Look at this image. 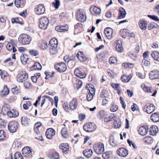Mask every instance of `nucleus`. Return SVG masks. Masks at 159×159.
I'll return each instance as SVG.
<instances>
[{
	"label": "nucleus",
	"instance_id": "nucleus-3",
	"mask_svg": "<svg viewBox=\"0 0 159 159\" xmlns=\"http://www.w3.org/2000/svg\"><path fill=\"white\" fill-rule=\"evenodd\" d=\"M28 75L24 70H22L17 75L16 80L19 82L22 83L28 79Z\"/></svg>",
	"mask_w": 159,
	"mask_h": 159
},
{
	"label": "nucleus",
	"instance_id": "nucleus-18",
	"mask_svg": "<svg viewBox=\"0 0 159 159\" xmlns=\"http://www.w3.org/2000/svg\"><path fill=\"white\" fill-rule=\"evenodd\" d=\"M90 10L91 13L94 15H99L101 12V9L95 6L90 7Z\"/></svg>",
	"mask_w": 159,
	"mask_h": 159
},
{
	"label": "nucleus",
	"instance_id": "nucleus-59",
	"mask_svg": "<svg viewBox=\"0 0 159 159\" xmlns=\"http://www.w3.org/2000/svg\"><path fill=\"white\" fill-rule=\"evenodd\" d=\"M48 47V43L47 42H43L41 44L40 48L43 49H46Z\"/></svg>",
	"mask_w": 159,
	"mask_h": 159
},
{
	"label": "nucleus",
	"instance_id": "nucleus-63",
	"mask_svg": "<svg viewBox=\"0 0 159 159\" xmlns=\"http://www.w3.org/2000/svg\"><path fill=\"white\" fill-rule=\"evenodd\" d=\"M19 18L18 17L12 18L11 20V22L13 23H16L21 24V22L19 21Z\"/></svg>",
	"mask_w": 159,
	"mask_h": 159
},
{
	"label": "nucleus",
	"instance_id": "nucleus-29",
	"mask_svg": "<svg viewBox=\"0 0 159 159\" xmlns=\"http://www.w3.org/2000/svg\"><path fill=\"white\" fill-rule=\"evenodd\" d=\"M129 31L127 29H121L120 31V34L121 37L125 38L129 34Z\"/></svg>",
	"mask_w": 159,
	"mask_h": 159
},
{
	"label": "nucleus",
	"instance_id": "nucleus-5",
	"mask_svg": "<svg viewBox=\"0 0 159 159\" xmlns=\"http://www.w3.org/2000/svg\"><path fill=\"white\" fill-rule=\"evenodd\" d=\"M39 26L40 28L45 29L47 28L49 21L48 18L43 17L41 18L39 20Z\"/></svg>",
	"mask_w": 159,
	"mask_h": 159
},
{
	"label": "nucleus",
	"instance_id": "nucleus-60",
	"mask_svg": "<svg viewBox=\"0 0 159 159\" xmlns=\"http://www.w3.org/2000/svg\"><path fill=\"white\" fill-rule=\"evenodd\" d=\"M127 142L130 146L132 145L134 149H136L137 148V147L135 144L132 141H130L129 139H128L127 140Z\"/></svg>",
	"mask_w": 159,
	"mask_h": 159
},
{
	"label": "nucleus",
	"instance_id": "nucleus-51",
	"mask_svg": "<svg viewBox=\"0 0 159 159\" xmlns=\"http://www.w3.org/2000/svg\"><path fill=\"white\" fill-rule=\"evenodd\" d=\"M148 16L155 21L159 22V19L158 18L157 16H156L153 15H148Z\"/></svg>",
	"mask_w": 159,
	"mask_h": 159
},
{
	"label": "nucleus",
	"instance_id": "nucleus-53",
	"mask_svg": "<svg viewBox=\"0 0 159 159\" xmlns=\"http://www.w3.org/2000/svg\"><path fill=\"white\" fill-rule=\"evenodd\" d=\"M61 32L67 31L69 29L68 25H61Z\"/></svg>",
	"mask_w": 159,
	"mask_h": 159
},
{
	"label": "nucleus",
	"instance_id": "nucleus-8",
	"mask_svg": "<svg viewBox=\"0 0 159 159\" xmlns=\"http://www.w3.org/2000/svg\"><path fill=\"white\" fill-rule=\"evenodd\" d=\"M74 73L76 76L81 79L85 78L86 76L85 71L81 68H76L75 70Z\"/></svg>",
	"mask_w": 159,
	"mask_h": 159
},
{
	"label": "nucleus",
	"instance_id": "nucleus-34",
	"mask_svg": "<svg viewBox=\"0 0 159 159\" xmlns=\"http://www.w3.org/2000/svg\"><path fill=\"white\" fill-rule=\"evenodd\" d=\"M29 59L28 57L26 54H22L20 57V60L23 64H25Z\"/></svg>",
	"mask_w": 159,
	"mask_h": 159
},
{
	"label": "nucleus",
	"instance_id": "nucleus-16",
	"mask_svg": "<svg viewBox=\"0 0 159 159\" xmlns=\"http://www.w3.org/2000/svg\"><path fill=\"white\" fill-rule=\"evenodd\" d=\"M55 134V131L52 128L48 129L46 133V135L48 139H51L52 138L53 136Z\"/></svg>",
	"mask_w": 159,
	"mask_h": 159
},
{
	"label": "nucleus",
	"instance_id": "nucleus-55",
	"mask_svg": "<svg viewBox=\"0 0 159 159\" xmlns=\"http://www.w3.org/2000/svg\"><path fill=\"white\" fill-rule=\"evenodd\" d=\"M147 59H143L142 61V64L146 66H148L150 65L149 61H148Z\"/></svg>",
	"mask_w": 159,
	"mask_h": 159
},
{
	"label": "nucleus",
	"instance_id": "nucleus-40",
	"mask_svg": "<svg viewBox=\"0 0 159 159\" xmlns=\"http://www.w3.org/2000/svg\"><path fill=\"white\" fill-rule=\"evenodd\" d=\"M9 90L6 85H4L3 89L2 91L1 95L4 96L7 95L9 93Z\"/></svg>",
	"mask_w": 159,
	"mask_h": 159
},
{
	"label": "nucleus",
	"instance_id": "nucleus-46",
	"mask_svg": "<svg viewBox=\"0 0 159 159\" xmlns=\"http://www.w3.org/2000/svg\"><path fill=\"white\" fill-rule=\"evenodd\" d=\"M97 116L100 119L106 116V113L104 110H101L98 113Z\"/></svg>",
	"mask_w": 159,
	"mask_h": 159
},
{
	"label": "nucleus",
	"instance_id": "nucleus-57",
	"mask_svg": "<svg viewBox=\"0 0 159 159\" xmlns=\"http://www.w3.org/2000/svg\"><path fill=\"white\" fill-rule=\"evenodd\" d=\"M54 73V72H53L52 73H51L48 71H46L45 72V74L46 75L45 79H48V78L52 76Z\"/></svg>",
	"mask_w": 159,
	"mask_h": 159
},
{
	"label": "nucleus",
	"instance_id": "nucleus-49",
	"mask_svg": "<svg viewBox=\"0 0 159 159\" xmlns=\"http://www.w3.org/2000/svg\"><path fill=\"white\" fill-rule=\"evenodd\" d=\"M115 117L114 114H112L110 116H109L108 117H106L104 118V121L106 122L112 120Z\"/></svg>",
	"mask_w": 159,
	"mask_h": 159
},
{
	"label": "nucleus",
	"instance_id": "nucleus-13",
	"mask_svg": "<svg viewBox=\"0 0 159 159\" xmlns=\"http://www.w3.org/2000/svg\"><path fill=\"white\" fill-rule=\"evenodd\" d=\"M45 11V8L42 5H39L37 6L35 9V11L38 15H41L43 14Z\"/></svg>",
	"mask_w": 159,
	"mask_h": 159
},
{
	"label": "nucleus",
	"instance_id": "nucleus-43",
	"mask_svg": "<svg viewBox=\"0 0 159 159\" xmlns=\"http://www.w3.org/2000/svg\"><path fill=\"white\" fill-rule=\"evenodd\" d=\"M145 143L148 144H151L153 142V139L151 136H146L143 138Z\"/></svg>",
	"mask_w": 159,
	"mask_h": 159
},
{
	"label": "nucleus",
	"instance_id": "nucleus-33",
	"mask_svg": "<svg viewBox=\"0 0 159 159\" xmlns=\"http://www.w3.org/2000/svg\"><path fill=\"white\" fill-rule=\"evenodd\" d=\"M141 87L143 90L145 92H146L148 93H151L154 91V90L152 88H148L146 86L143 84H142Z\"/></svg>",
	"mask_w": 159,
	"mask_h": 159
},
{
	"label": "nucleus",
	"instance_id": "nucleus-27",
	"mask_svg": "<svg viewBox=\"0 0 159 159\" xmlns=\"http://www.w3.org/2000/svg\"><path fill=\"white\" fill-rule=\"evenodd\" d=\"M14 3L17 7H22L25 5L24 0H15Z\"/></svg>",
	"mask_w": 159,
	"mask_h": 159
},
{
	"label": "nucleus",
	"instance_id": "nucleus-1",
	"mask_svg": "<svg viewBox=\"0 0 159 159\" xmlns=\"http://www.w3.org/2000/svg\"><path fill=\"white\" fill-rule=\"evenodd\" d=\"M32 39L29 35L23 34L20 35L19 37L20 42L23 44H28L31 41Z\"/></svg>",
	"mask_w": 159,
	"mask_h": 159
},
{
	"label": "nucleus",
	"instance_id": "nucleus-14",
	"mask_svg": "<svg viewBox=\"0 0 159 159\" xmlns=\"http://www.w3.org/2000/svg\"><path fill=\"white\" fill-rule=\"evenodd\" d=\"M22 154L25 157H27L31 156L32 151L30 148L28 147L24 148L22 151Z\"/></svg>",
	"mask_w": 159,
	"mask_h": 159
},
{
	"label": "nucleus",
	"instance_id": "nucleus-48",
	"mask_svg": "<svg viewBox=\"0 0 159 159\" xmlns=\"http://www.w3.org/2000/svg\"><path fill=\"white\" fill-rule=\"evenodd\" d=\"M107 91L105 90H103L102 92L101 93L100 96L101 98L107 97Z\"/></svg>",
	"mask_w": 159,
	"mask_h": 159
},
{
	"label": "nucleus",
	"instance_id": "nucleus-4",
	"mask_svg": "<svg viewBox=\"0 0 159 159\" xmlns=\"http://www.w3.org/2000/svg\"><path fill=\"white\" fill-rule=\"evenodd\" d=\"M94 149L97 154H102L104 150V145L100 143L96 144L94 146Z\"/></svg>",
	"mask_w": 159,
	"mask_h": 159
},
{
	"label": "nucleus",
	"instance_id": "nucleus-61",
	"mask_svg": "<svg viewBox=\"0 0 159 159\" xmlns=\"http://www.w3.org/2000/svg\"><path fill=\"white\" fill-rule=\"evenodd\" d=\"M29 52L31 55L34 56H36L39 54V52L36 50H31Z\"/></svg>",
	"mask_w": 159,
	"mask_h": 159
},
{
	"label": "nucleus",
	"instance_id": "nucleus-21",
	"mask_svg": "<svg viewBox=\"0 0 159 159\" xmlns=\"http://www.w3.org/2000/svg\"><path fill=\"white\" fill-rule=\"evenodd\" d=\"M115 43L116 44V50L119 52H122L123 49L122 47V41L120 40L116 41Z\"/></svg>",
	"mask_w": 159,
	"mask_h": 159
},
{
	"label": "nucleus",
	"instance_id": "nucleus-47",
	"mask_svg": "<svg viewBox=\"0 0 159 159\" xmlns=\"http://www.w3.org/2000/svg\"><path fill=\"white\" fill-rule=\"evenodd\" d=\"M14 157L15 159H23L21 154L19 152H16L14 154Z\"/></svg>",
	"mask_w": 159,
	"mask_h": 159
},
{
	"label": "nucleus",
	"instance_id": "nucleus-23",
	"mask_svg": "<svg viewBox=\"0 0 159 159\" xmlns=\"http://www.w3.org/2000/svg\"><path fill=\"white\" fill-rule=\"evenodd\" d=\"M76 56L79 60L81 61H85L87 59L86 57L81 52H78L76 55Z\"/></svg>",
	"mask_w": 159,
	"mask_h": 159
},
{
	"label": "nucleus",
	"instance_id": "nucleus-24",
	"mask_svg": "<svg viewBox=\"0 0 159 159\" xmlns=\"http://www.w3.org/2000/svg\"><path fill=\"white\" fill-rule=\"evenodd\" d=\"M148 132V128L144 126H141L139 129V133L142 136L145 135Z\"/></svg>",
	"mask_w": 159,
	"mask_h": 159
},
{
	"label": "nucleus",
	"instance_id": "nucleus-28",
	"mask_svg": "<svg viewBox=\"0 0 159 159\" xmlns=\"http://www.w3.org/2000/svg\"><path fill=\"white\" fill-rule=\"evenodd\" d=\"M151 120L154 122H157L159 120V114L154 113L152 114L151 116Z\"/></svg>",
	"mask_w": 159,
	"mask_h": 159
},
{
	"label": "nucleus",
	"instance_id": "nucleus-2",
	"mask_svg": "<svg viewBox=\"0 0 159 159\" xmlns=\"http://www.w3.org/2000/svg\"><path fill=\"white\" fill-rule=\"evenodd\" d=\"M77 19L79 21L84 22L86 20V13L83 9H80L77 11Z\"/></svg>",
	"mask_w": 159,
	"mask_h": 159
},
{
	"label": "nucleus",
	"instance_id": "nucleus-62",
	"mask_svg": "<svg viewBox=\"0 0 159 159\" xmlns=\"http://www.w3.org/2000/svg\"><path fill=\"white\" fill-rule=\"evenodd\" d=\"M114 125L115 128H118L120 127L121 123L120 121L115 120L114 123Z\"/></svg>",
	"mask_w": 159,
	"mask_h": 159
},
{
	"label": "nucleus",
	"instance_id": "nucleus-37",
	"mask_svg": "<svg viewBox=\"0 0 159 159\" xmlns=\"http://www.w3.org/2000/svg\"><path fill=\"white\" fill-rule=\"evenodd\" d=\"M112 152L111 151H107L102 154V156L103 158L107 159L109 158L111 156Z\"/></svg>",
	"mask_w": 159,
	"mask_h": 159
},
{
	"label": "nucleus",
	"instance_id": "nucleus-26",
	"mask_svg": "<svg viewBox=\"0 0 159 159\" xmlns=\"http://www.w3.org/2000/svg\"><path fill=\"white\" fill-rule=\"evenodd\" d=\"M13 41H11V42H9L7 45L6 48L8 51H11L12 50L13 52H14L16 51V49L13 46Z\"/></svg>",
	"mask_w": 159,
	"mask_h": 159
},
{
	"label": "nucleus",
	"instance_id": "nucleus-39",
	"mask_svg": "<svg viewBox=\"0 0 159 159\" xmlns=\"http://www.w3.org/2000/svg\"><path fill=\"white\" fill-rule=\"evenodd\" d=\"M131 77L130 75L127 76L123 75L121 77V80L123 82H128L131 79Z\"/></svg>",
	"mask_w": 159,
	"mask_h": 159
},
{
	"label": "nucleus",
	"instance_id": "nucleus-64",
	"mask_svg": "<svg viewBox=\"0 0 159 159\" xmlns=\"http://www.w3.org/2000/svg\"><path fill=\"white\" fill-rule=\"evenodd\" d=\"M131 108L133 111H135L138 110L139 108L137 104L134 103Z\"/></svg>",
	"mask_w": 159,
	"mask_h": 159
},
{
	"label": "nucleus",
	"instance_id": "nucleus-38",
	"mask_svg": "<svg viewBox=\"0 0 159 159\" xmlns=\"http://www.w3.org/2000/svg\"><path fill=\"white\" fill-rule=\"evenodd\" d=\"M61 134L63 137L67 138L68 137V130L66 128H63L61 131Z\"/></svg>",
	"mask_w": 159,
	"mask_h": 159
},
{
	"label": "nucleus",
	"instance_id": "nucleus-58",
	"mask_svg": "<svg viewBox=\"0 0 159 159\" xmlns=\"http://www.w3.org/2000/svg\"><path fill=\"white\" fill-rule=\"evenodd\" d=\"M156 24L155 23L152 22L149 24L148 26V30H150L153 28L155 27Z\"/></svg>",
	"mask_w": 159,
	"mask_h": 159
},
{
	"label": "nucleus",
	"instance_id": "nucleus-22",
	"mask_svg": "<svg viewBox=\"0 0 159 159\" xmlns=\"http://www.w3.org/2000/svg\"><path fill=\"white\" fill-rule=\"evenodd\" d=\"M158 131V129L156 125H152L150 128V131L149 133L150 135L153 136L155 135Z\"/></svg>",
	"mask_w": 159,
	"mask_h": 159
},
{
	"label": "nucleus",
	"instance_id": "nucleus-25",
	"mask_svg": "<svg viewBox=\"0 0 159 159\" xmlns=\"http://www.w3.org/2000/svg\"><path fill=\"white\" fill-rule=\"evenodd\" d=\"M109 143L113 147L117 146L118 142L115 140L114 137L113 135H111L109 138Z\"/></svg>",
	"mask_w": 159,
	"mask_h": 159
},
{
	"label": "nucleus",
	"instance_id": "nucleus-31",
	"mask_svg": "<svg viewBox=\"0 0 159 159\" xmlns=\"http://www.w3.org/2000/svg\"><path fill=\"white\" fill-rule=\"evenodd\" d=\"M21 124L24 125H28L30 122V119L26 116H23L21 118Z\"/></svg>",
	"mask_w": 159,
	"mask_h": 159
},
{
	"label": "nucleus",
	"instance_id": "nucleus-45",
	"mask_svg": "<svg viewBox=\"0 0 159 159\" xmlns=\"http://www.w3.org/2000/svg\"><path fill=\"white\" fill-rule=\"evenodd\" d=\"M40 73H36L34 74V76H32L31 77V79L34 83H36L37 82L38 78L40 76Z\"/></svg>",
	"mask_w": 159,
	"mask_h": 159
},
{
	"label": "nucleus",
	"instance_id": "nucleus-44",
	"mask_svg": "<svg viewBox=\"0 0 159 159\" xmlns=\"http://www.w3.org/2000/svg\"><path fill=\"white\" fill-rule=\"evenodd\" d=\"M42 68L41 64L39 62H36L34 65L32 67V70H40Z\"/></svg>",
	"mask_w": 159,
	"mask_h": 159
},
{
	"label": "nucleus",
	"instance_id": "nucleus-12",
	"mask_svg": "<svg viewBox=\"0 0 159 159\" xmlns=\"http://www.w3.org/2000/svg\"><path fill=\"white\" fill-rule=\"evenodd\" d=\"M155 110V107L152 104H150L148 106L146 105L143 108V111H146L148 114H151Z\"/></svg>",
	"mask_w": 159,
	"mask_h": 159
},
{
	"label": "nucleus",
	"instance_id": "nucleus-36",
	"mask_svg": "<svg viewBox=\"0 0 159 159\" xmlns=\"http://www.w3.org/2000/svg\"><path fill=\"white\" fill-rule=\"evenodd\" d=\"M151 56L156 61H159V52L157 51H154L151 54Z\"/></svg>",
	"mask_w": 159,
	"mask_h": 159
},
{
	"label": "nucleus",
	"instance_id": "nucleus-7",
	"mask_svg": "<svg viewBox=\"0 0 159 159\" xmlns=\"http://www.w3.org/2000/svg\"><path fill=\"white\" fill-rule=\"evenodd\" d=\"M17 123L14 121L10 122L8 126V130L11 133H15L17 129Z\"/></svg>",
	"mask_w": 159,
	"mask_h": 159
},
{
	"label": "nucleus",
	"instance_id": "nucleus-52",
	"mask_svg": "<svg viewBox=\"0 0 159 159\" xmlns=\"http://www.w3.org/2000/svg\"><path fill=\"white\" fill-rule=\"evenodd\" d=\"M55 2H53L52 3V5L56 9H57L58 8L60 5V2L58 0H56Z\"/></svg>",
	"mask_w": 159,
	"mask_h": 159
},
{
	"label": "nucleus",
	"instance_id": "nucleus-32",
	"mask_svg": "<svg viewBox=\"0 0 159 159\" xmlns=\"http://www.w3.org/2000/svg\"><path fill=\"white\" fill-rule=\"evenodd\" d=\"M83 153L85 157L87 158H89L92 155L93 151L90 149H87L84 150Z\"/></svg>",
	"mask_w": 159,
	"mask_h": 159
},
{
	"label": "nucleus",
	"instance_id": "nucleus-41",
	"mask_svg": "<svg viewBox=\"0 0 159 159\" xmlns=\"http://www.w3.org/2000/svg\"><path fill=\"white\" fill-rule=\"evenodd\" d=\"M57 43L58 42L57 39L55 38H53L52 39L49 41V44L50 46H57Z\"/></svg>",
	"mask_w": 159,
	"mask_h": 159
},
{
	"label": "nucleus",
	"instance_id": "nucleus-42",
	"mask_svg": "<svg viewBox=\"0 0 159 159\" xmlns=\"http://www.w3.org/2000/svg\"><path fill=\"white\" fill-rule=\"evenodd\" d=\"M50 52L52 54H54L57 52V46H50Z\"/></svg>",
	"mask_w": 159,
	"mask_h": 159
},
{
	"label": "nucleus",
	"instance_id": "nucleus-30",
	"mask_svg": "<svg viewBox=\"0 0 159 159\" xmlns=\"http://www.w3.org/2000/svg\"><path fill=\"white\" fill-rule=\"evenodd\" d=\"M60 148L64 152H67L69 150L68 144L67 143L61 144L59 146Z\"/></svg>",
	"mask_w": 159,
	"mask_h": 159
},
{
	"label": "nucleus",
	"instance_id": "nucleus-17",
	"mask_svg": "<svg viewBox=\"0 0 159 159\" xmlns=\"http://www.w3.org/2000/svg\"><path fill=\"white\" fill-rule=\"evenodd\" d=\"M78 106V102L76 98L73 99L70 103V108L71 110L75 109Z\"/></svg>",
	"mask_w": 159,
	"mask_h": 159
},
{
	"label": "nucleus",
	"instance_id": "nucleus-50",
	"mask_svg": "<svg viewBox=\"0 0 159 159\" xmlns=\"http://www.w3.org/2000/svg\"><path fill=\"white\" fill-rule=\"evenodd\" d=\"M5 135L3 130H0V141H2L5 139Z\"/></svg>",
	"mask_w": 159,
	"mask_h": 159
},
{
	"label": "nucleus",
	"instance_id": "nucleus-11",
	"mask_svg": "<svg viewBox=\"0 0 159 159\" xmlns=\"http://www.w3.org/2000/svg\"><path fill=\"white\" fill-rule=\"evenodd\" d=\"M149 76L151 80L159 79V71L157 70H155L151 71Z\"/></svg>",
	"mask_w": 159,
	"mask_h": 159
},
{
	"label": "nucleus",
	"instance_id": "nucleus-20",
	"mask_svg": "<svg viewBox=\"0 0 159 159\" xmlns=\"http://www.w3.org/2000/svg\"><path fill=\"white\" fill-rule=\"evenodd\" d=\"M119 13L118 16V19H121L125 18L127 14L125 10L122 7H120L119 9Z\"/></svg>",
	"mask_w": 159,
	"mask_h": 159
},
{
	"label": "nucleus",
	"instance_id": "nucleus-56",
	"mask_svg": "<svg viewBox=\"0 0 159 159\" xmlns=\"http://www.w3.org/2000/svg\"><path fill=\"white\" fill-rule=\"evenodd\" d=\"M94 95L93 93H89L87 95V99L88 101H90L93 98Z\"/></svg>",
	"mask_w": 159,
	"mask_h": 159
},
{
	"label": "nucleus",
	"instance_id": "nucleus-6",
	"mask_svg": "<svg viewBox=\"0 0 159 159\" xmlns=\"http://www.w3.org/2000/svg\"><path fill=\"white\" fill-rule=\"evenodd\" d=\"M84 129L86 132H91L95 130L96 129L95 125L92 123H87L84 126Z\"/></svg>",
	"mask_w": 159,
	"mask_h": 159
},
{
	"label": "nucleus",
	"instance_id": "nucleus-35",
	"mask_svg": "<svg viewBox=\"0 0 159 159\" xmlns=\"http://www.w3.org/2000/svg\"><path fill=\"white\" fill-rule=\"evenodd\" d=\"M139 25L141 29L145 30L147 28V24L144 21L140 20L139 22Z\"/></svg>",
	"mask_w": 159,
	"mask_h": 159
},
{
	"label": "nucleus",
	"instance_id": "nucleus-10",
	"mask_svg": "<svg viewBox=\"0 0 159 159\" xmlns=\"http://www.w3.org/2000/svg\"><path fill=\"white\" fill-rule=\"evenodd\" d=\"M6 114L10 118L16 117L18 116V112L16 110L12 109L10 110L8 109H7Z\"/></svg>",
	"mask_w": 159,
	"mask_h": 159
},
{
	"label": "nucleus",
	"instance_id": "nucleus-54",
	"mask_svg": "<svg viewBox=\"0 0 159 159\" xmlns=\"http://www.w3.org/2000/svg\"><path fill=\"white\" fill-rule=\"evenodd\" d=\"M11 92L14 94H17L19 92L18 88L16 86L15 88H13L11 89Z\"/></svg>",
	"mask_w": 159,
	"mask_h": 159
},
{
	"label": "nucleus",
	"instance_id": "nucleus-19",
	"mask_svg": "<svg viewBox=\"0 0 159 159\" xmlns=\"http://www.w3.org/2000/svg\"><path fill=\"white\" fill-rule=\"evenodd\" d=\"M105 34L109 39H111L112 36L113 30L110 28H106L104 30Z\"/></svg>",
	"mask_w": 159,
	"mask_h": 159
},
{
	"label": "nucleus",
	"instance_id": "nucleus-15",
	"mask_svg": "<svg viewBox=\"0 0 159 159\" xmlns=\"http://www.w3.org/2000/svg\"><path fill=\"white\" fill-rule=\"evenodd\" d=\"M117 153L120 156L122 157L126 156L128 154L127 150L123 148L118 149L117 150Z\"/></svg>",
	"mask_w": 159,
	"mask_h": 159
},
{
	"label": "nucleus",
	"instance_id": "nucleus-9",
	"mask_svg": "<svg viewBox=\"0 0 159 159\" xmlns=\"http://www.w3.org/2000/svg\"><path fill=\"white\" fill-rule=\"evenodd\" d=\"M55 69L60 72H63L67 70V66L65 63L61 62L57 64L55 66Z\"/></svg>",
	"mask_w": 159,
	"mask_h": 159
}]
</instances>
